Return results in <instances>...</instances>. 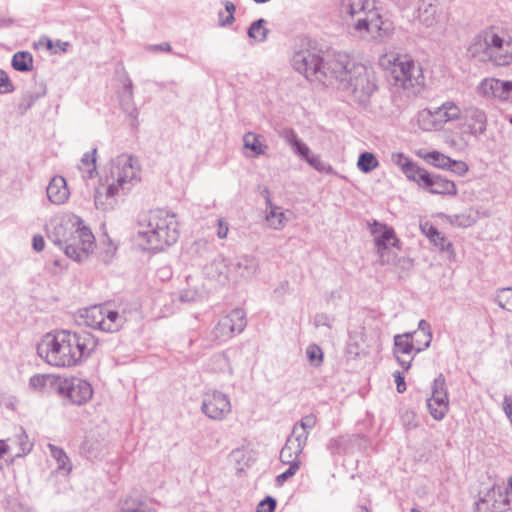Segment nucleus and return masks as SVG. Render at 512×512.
I'll use <instances>...</instances> for the list:
<instances>
[{
    "label": "nucleus",
    "mask_w": 512,
    "mask_h": 512,
    "mask_svg": "<svg viewBox=\"0 0 512 512\" xmlns=\"http://www.w3.org/2000/svg\"><path fill=\"white\" fill-rule=\"evenodd\" d=\"M279 136L292 148L300 139L292 128H284L279 132Z\"/></svg>",
    "instance_id": "54"
},
{
    "label": "nucleus",
    "mask_w": 512,
    "mask_h": 512,
    "mask_svg": "<svg viewBox=\"0 0 512 512\" xmlns=\"http://www.w3.org/2000/svg\"><path fill=\"white\" fill-rule=\"evenodd\" d=\"M80 318L86 326L109 333L117 332L126 322L123 313L111 309L108 305L85 308L80 312Z\"/></svg>",
    "instance_id": "9"
},
{
    "label": "nucleus",
    "mask_w": 512,
    "mask_h": 512,
    "mask_svg": "<svg viewBox=\"0 0 512 512\" xmlns=\"http://www.w3.org/2000/svg\"><path fill=\"white\" fill-rule=\"evenodd\" d=\"M333 85L348 92L357 102H365L376 90L374 74L365 65L357 63L346 53L338 52L329 62Z\"/></svg>",
    "instance_id": "3"
},
{
    "label": "nucleus",
    "mask_w": 512,
    "mask_h": 512,
    "mask_svg": "<svg viewBox=\"0 0 512 512\" xmlns=\"http://www.w3.org/2000/svg\"><path fill=\"white\" fill-rule=\"evenodd\" d=\"M422 232L429 238V239H432V238H435V237H438V230L432 226L431 224L429 223H425V224H422L420 226Z\"/></svg>",
    "instance_id": "62"
},
{
    "label": "nucleus",
    "mask_w": 512,
    "mask_h": 512,
    "mask_svg": "<svg viewBox=\"0 0 512 512\" xmlns=\"http://www.w3.org/2000/svg\"><path fill=\"white\" fill-rule=\"evenodd\" d=\"M264 24V19H259L253 22L248 29V36L259 42L264 41L268 32V30L264 27Z\"/></svg>",
    "instance_id": "44"
},
{
    "label": "nucleus",
    "mask_w": 512,
    "mask_h": 512,
    "mask_svg": "<svg viewBox=\"0 0 512 512\" xmlns=\"http://www.w3.org/2000/svg\"><path fill=\"white\" fill-rule=\"evenodd\" d=\"M291 149L304 160H306L311 154L310 148L301 140H299Z\"/></svg>",
    "instance_id": "58"
},
{
    "label": "nucleus",
    "mask_w": 512,
    "mask_h": 512,
    "mask_svg": "<svg viewBox=\"0 0 512 512\" xmlns=\"http://www.w3.org/2000/svg\"><path fill=\"white\" fill-rule=\"evenodd\" d=\"M97 345V339L89 332L58 330L43 336L37 353L50 366L73 367L87 359Z\"/></svg>",
    "instance_id": "1"
},
{
    "label": "nucleus",
    "mask_w": 512,
    "mask_h": 512,
    "mask_svg": "<svg viewBox=\"0 0 512 512\" xmlns=\"http://www.w3.org/2000/svg\"><path fill=\"white\" fill-rule=\"evenodd\" d=\"M11 445H9L12 450H9L10 453L15 457H21L28 454L33 444L29 441L27 434L23 429L20 430V433L17 434L14 439H9Z\"/></svg>",
    "instance_id": "28"
},
{
    "label": "nucleus",
    "mask_w": 512,
    "mask_h": 512,
    "mask_svg": "<svg viewBox=\"0 0 512 512\" xmlns=\"http://www.w3.org/2000/svg\"><path fill=\"white\" fill-rule=\"evenodd\" d=\"M494 299L499 307L512 312V286L497 289Z\"/></svg>",
    "instance_id": "40"
},
{
    "label": "nucleus",
    "mask_w": 512,
    "mask_h": 512,
    "mask_svg": "<svg viewBox=\"0 0 512 512\" xmlns=\"http://www.w3.org/2000/svg\"><path fill=\"white\" fill-rule=\"evenodd\" d=\"M224 11L226 12V17H223V11H219L218 13V22L221 27L230 26L234 23L235 17L234 13L236 11V6L234 3L230 1L223 2Z\"/></svg>",
    "instance_id": "43"
},
{
    "label": "nucleus",
    "mask_w": 512,
    "mask_h": 512,
    "mask_svg": "<svg viewBox=\"0 0 512 512\" xmlns=\"http://www.w3.org/2000/svg\"><path fill=\"white\" fill-rule=\"evenodd\" d=\"M267 226L274 230H282L288 219L282 209L271 203L270 199L266 200V216Z\"/></svg>",
    "instance_id": "24"
},
{
    "label": "nucleus",
    "mask_w": 512,
    "mask_h": 512,
    "mask_svg": "<svg viewBox=\"0 0 512 512\" xmlns=\"http://www.w3.org/2000/svg\"><path fill=\"white\" fill-rule=\"evenodd\" d=\"M120 106L130 118L136 120L138 109L134 103L133 83L130 79H127L124 83V91L120 96Z\"/></svg>",
    "instance_id": "26"
},
{
    "label": "nucleus",
    "mask_w": 512,
    "mask_h": 512,
    "mask_svg": "<svg viewBox=\"0 0 512 512\" xmlns=\"http://www.w3.org/2000/svg\"><path fill=\"white\" fill-rule=\"evenodd\" d=\"M315 425L316 417L312 414H309L304 416L299 422L294 424L291 433L297 436L298 438H301L302 441L307 442L310 431L315 427Z\"/></svg>",
    "instance_id": "29"
},
{
    "label": "nucleus",
    "mask_w": 512,
    "mask_h": 512,
    "mask_svg": "<svg viewBox=\"0 0 512 512\" xmlns=\"http://www.w3.org/2000/svg\"><path fill=\"white\" fill-rule=\"evenodd\" d=\"M306 444V441H302L301 438L291 433L280 451V461L285 465H294V463H297V466L300 467L301 461L299 456Z\"/></svg>",
    "instance_id": "19"
},
{
    "label": "nucleus",
    "mask_w": 512,
    "mask_h": 512,
    "mask_svg": "<svg viewBox=\"0 0 512 512\" xmlns=\"http://www.w3.org/2000/svg\"><path fill=\"white\" fill-rule=\"evenodd\" d=\"M116 195L108 194V185L102 186L95 191L94 201L97 209L109 210L113 207Z\"/></svg>",
    "instance_id": "33"
},
{
    "label": "nucleus",
    "mask_w": 512,
    "mask_h": 512,
    "mask_svg": "<svg viewBox=\"0 0 512 512\" xmlns=\"http://www.w3.org/2000/svg\"><path fill=\"white\" fill-rule=\"evenodd\" d=\"M493 30H484L475 36L468 47L469 54L480 61H489L491 53V38Z\"/></svg>",
    "instance_id": "20"
},
{
    "label": "nucleus",
    "mask_w": 512,
    "mask_h": 512,
    "mask_svg": "<svg viewBox=\"0 0 512 512\" xmlns=\"http://www.w3.org/2000/svg\"><path fill=\"white\" fill-rule=\"evenodd\" d=\"M436 109L440 119L442 120V125L448 121L457 120L461 116V109L452 101H446Z\"/></svg>",
    "instance_id": "32"
},
{
    "label": "nucleus",
    "mask_w": 512,
    "mask_h": 512,
    "mask_svg": "<svg viewBox=\"0 0 512 512\" xmlns=\"http://www.w3.org/2000/svg\"><path fill=\"white\" fill-rule=\"evenodd\" d=\"M424 159L427 163H429L435 167L445 169V170H446L448 164L450 163V157H448L438 151H432V152L427 153L424 156Z\"/></svg>",
    "instance_id": "46"
},
{
    "label": "nucleus",
    "mask_w": 512,
    "mask_h": 512,
    "mask_svg": "<svg viewBox=\"0 0 512 512\" xmlns=\"http://www.w3.org/2000/svg\"><path fill=\"white\" fill-rule=\"evenodd\" d=\"M235 333L233 325L229 323V320L222 318L213 330L214 337L218 340L225 341L231 338Z\"/></svg>",
    "instance_id": "42"
},
{
    "label": "nucleus",
    "mask_w": 512,
    "mask_h": 512,
    "mask_svg": "<svg viewBox=\"0 0 512 512\" xmlns=\"http://www.w3.org/2000/svg\"><path fill=\"white\" fill-rule=\"evenodd\" d=\"M57 391L63 399L75 405L87 403L93 395L91 384L77 377L60 379Z\"/></svg>",
    "instance_id": "10"
},
{
    "label": "nucleus",
    "mask_w": 512,
    "mask_h": 512,
    "mask_svg": "<svg viewBox=\"0 0 512 512\" xmlns=\"http://www.w3.org/2000/svg\"><path fill=\"white\" fill-rule=\"evenodd\" d=\"M391 161L393 164L400 167L402 171L411 163V160L403 153H393L391 155Z\"/></svg>",
    "instance_id": "57"
},
{
    "label": "nucleus",
    "mask_w": 512,
    "mask_h": 512,
    "mask_svg": "<svg viewBox=\"0 0 512 512\" xmlns=\"http://www.w3.org/2000/svg\"><path fill=\"white\" fill-rule=\"evenodd\" d=\"M419 21L426 28H435L438 25L437 7L433 4L419 8Z\"/></svg>",
    "instance_id": "31"
},
{
    "label": "nucleus",
    "mask_w": 512,
    "mask_h": 512,
    "mask_svg": "<svg viewBox=\"0 0 512 512\" xmlns=\"http://www.w3.org/2000/svg\"><path fill=\"white\" fill-rule=\"evenodd\" d=\"M60 378L55 377L51 374H36L29 379V387L40 393H44L48 388L57 389Z\"/></svg>",
    "instance_id": "27"
},
{
    "label": "nucleus",
    "mask_w": 512,
    "mask_h": 512,
    "mask_svg": "<svg viewBox=\"0 0 512 512\" xmlns=\"http://www.w3.org/2000/svg\"><path fill=\"white\" fill-rule=\"evenodd\" d=\"M427 407L435 420H442L449 410L448 392L443 374H439L433 381L432 394L427 400Z\"/></svg>",
    "instance_id": "13"
},
{
    "label": "nucleus",
    "mask_w": 512,
    "mask_h": 512,
    "mask_svg": "<svg viewBox=\"0 0 512 512\" xmlns=\"http://www.w3.org/2000/svg\"><path fill=\"white\" fill-rule=\"evenodd\" d=\"M48 448L51 457L57 462V470L63 471L65 474L70 473L72 464L65 451L53 444H48Z\"/></svg>",
    "instance_id": "30"
},
{
    "label": "nucleus",
    "mask_w": 512,
    "mask_h": 512,
    "mask_svg": "<svg viewBox=\"0 0 512 512\" xmlns=\"http://www.w3.org/2000/svg\"><path fill=\"white\" fill-rule=\"evenodd\" d=\"M12 67L21 72L30 71L33 67V57L29 52L19 51L12 57Z\"/></svg>",
    "instance_id": "37"
},
{
    "label": "nucleus",
    "mask_w": 512,
    "mask_h": 512,
    "mask_svg": "<svg viewBox=\"0 0 512 512\" xmlns=\"http://www.w3.org/2000/svg\"><path fill=\"white\" fill-rule=\"evenodd\" d=\"M478 92L485 97L512 101V81L486 78L479 84Z\"/></svg>",
    "instance_id": "16"
},
{
    "label": "nucleus",
    "mask_w": 512,
    "mask_h": 512,
    "mask_svg": "<svg viewBox=\"0 0 512 512\" xmlns=\"http://www.w3.org/2000/svg\"><path fill=\"white\" fill-rule=\"evenodd\" d=\"M423 188L429 189L432 194L456 195L457 188L453 181L442 178L439 175L430 174Z\"/></svg>",
    "instance_id": "23"
},
{
    "label": "nucleus",
    "mask_w": 512,
    "mask_h": 512,
    "mask_svg": "<svg viewBox=\"0 0 512 512\" xmlns=\"http://www.w3.org/2000/svg\"><path fill=\"white\" fill-rule=\"evenodd\" d=\"M305 161L318 172L326 174L333 173L332 166L324 162L319 155L310 154Z\"/></svg>",
    "instance_id": "47"
},
{
    "label": "nucleus",
    "mask_w": 512,
    "mask_h": 512,
    "mask_svg": "<svg viewBox=\"0 0 512 512\" xmlns=\"http://www.w3.org/2000/svg\"><path fill=\"white\" fill-rule=\"evenodd\" d=\"M225 320H229V323L233 325V328L237 333H241L246 325V313L243 309L235 308L228 315L223 317Z\"/></svg>",
    "instance_id": "39"
},
{
    "label": "nucleus",
    "mask_w": 512,
    "mask_h": 512,
    "mask_svg": "<svg viewBox=\"0 0 512 512\" xmlns=\"http://www.w3.org/2000/svg\"><path fill=\"white\" fill-rule=\"evenodd\" d=\"M306 354L310 364L319 367L323 361V352L321 348L315 344H311L306 349Z\"/></svg>",
    "instance_id": "48"
},
{
    "label": "nucleus",
    "mask_w": 512,
    "mask_h": 512,
    "mask_svg": "<svg viewBox=\"0 0 512 512\" xmlns=\"http://www.w3.org/2000/svg\"><path fill=\"white\" fill-rule=\"evenodd\" d=\"M201 298L202 292L195 288H187L179 292V300L183 303L196 302Z\"/></svg>",
    "instance_id": "49"
},
{
    "label": "nucleus",
    "mask_w": 512,
    "mask_h": 512,
    "mask_svg": "<svg viewBox=\"0 0 512 512\" xmlns=\"http://www.w3.org/2000/svg\"><path fill=\"white\" fill-rule=\"evenodd\" d=\"M146 49L151 52H170L172 47L168 42H163L160 44L149 45Z\"/></svg>",
    "instance_id": "63"
},
{
    "label": "nucleus",
    "mask_w": 512,
    "mask_h": 512,
    "mask_svg": "<svg viewBox=\"0 0 512 512\" xmlns=\"http://www.w3.org/2000/svg\"><path fill=\"white\" fill-rule=\"evenodd\" d=\"M232 406L227 394L219 390H209L204 393L201 411L214 421H223L231 413Z\"/></svg>",
    "instance_id": "11"
},
{
    "label": "nucleus",
    "mask_w": 512,
    "mask_h": 512,
    "mask_svg": "<svg viewBox=\"0 0 512 512\" xmlns=\"http://www.w3.org/2000/svg\"><path fill=\"white\" fill-rule=\"evenodd\" d=\"M338 53L327 54L325 58L309 50H300L293 54L292 66L309 81H317L323 85H333V73L329 62Z\"/></svg>",
    "instance_id": "8"
},
{
    "label": "nucleus",
    "mask_w": 512,
    "mask_h": 512,
    "mask_svg": "<svg viewBox=\"0 0 512 512\" xmlns=\"http://www.w3.org/2000/svg\"><path fill=\"white\" fill-rule=\"evenodd\" d=\"M378 261L381 265H390L395 264L397 255L395 252L390 250V247H387L385 250H377Z\"/></svg>",
    "instance_id": "51"
},
{
    "label": "nucleus",
    "mask_w": 512,
    "mask_h": 512,
    "mask_svg": "<svg viewBox=\"0 0 512 512\" xmlns=\"http://www.w3.org/2000/svg\"><path fill=\"white\" fill-rule=\"evenodd\" d=\"M414 336H423L424 342L421 346H418L417 351H423L429 347L432 340V333L430 325L426 320H420L418 323V331H415Z\"/></svg>",
    "instance_id": "45"
},
{
    "label": "nucleus",
    "mask_w": 512,
    "mask_h": 512,
    "mask_svg": "<svg viewBox=\"0 0 512 512\" xmlns=\"http://www.w3.org/2000/svg\"><path fill=\"white\" fill-rule=\"evenodd\" d=\"M46 193L51 203L55 205L64 204L70 195L65 178L54 176L47 186Z\"/></svg>",
    "instance_id": "22"
},
{
    "label": "nucleus",
    "mask_w": 512,
    "mask_h": 512,
    "mask_svg": "<svg viewBox=\"0 0 512 512\" xmlns=\"http://www.w3.org/2000/svg\"><path fill=\"white\" fill-rule=\"evenodd\" d=\"M210 369L216 373H227L229 375H232L233 373L230 361L224 353L216 354L211 358Z\"/></svg>",
    "instance_id": "38"
},
{
    "label": "nucleus",
    "mask_w": 512,
    "mask_h": 512,
    "mask_svg": "<svg viewBox=\"0 0 512 512\" xmlns=\"http://www.w3.org/2000/svg\"><path fill=\"white\" fill-rule=\"evenodd\" d=\"M340 13L360 37L381 41L393 34L394 23L381 14L375 0H340Z\"/></svg>",
    "instance_id": "2"
},
{
    "label": "nucleus",
    "mask_w": 512,
    "mask_h": 512,
    "mask_svg": "<svg viewBox=\"0 0 512 512\" xmlns=\"http://www.w3.org/2000/svg\"><path fill=\"white\" fill-rule=\"evenodd\" d=\"M300 467L297 466V463H294V465H289V468L277 476L276 481L278 484H283L285 481H287L289 478L293 477Z\"/></svg>",
    "instance_id": "60"
},
{
    "label": "nucleus",
    "mask_w": 512,
    "mask_h": 512,
    "mask_svg": "<svg viewBox=\"0 0 512 512\" xmlns=\"http://www.w3.org/2000/svg\"><path fill=\"white\" fill-rule=\"evenodd\" d=\"M244 148L253 152L254 156H260L265 153L267 146L260 141V135L253 132H247L243 136Z\"/></svg>",
    "instance_id": "34"
},
{
    "label": "nucleus",
    "mask_w": 512,
    "mask_h": 512,
    "mask_svg": "<svg viewBox=\"0 0 512 512\" xmlns=\"http://www.w3.org/2000/svg\"><path fill=\"white\" fill-rule=\"evenodd\" d=\"M14 91V86L7 75V73L0 69V93H11Z\"/></svg>",
    "instance_id": "55"
},
{
    "label": "nucleus",
    "mask_w": 512,
    "mask_h": 512,
    "mask_svg": "<svg viewBox=\"0 0 512 512\" xmlns=\"http://www.w3.org/2000/svg\"><path fill=\"white\" fill-rule=\"evenodd\" d=\"M370 226V232L374 237V242L377 250H385L387 247L396 246L398 240L391 227L385 224L374 221Z\"/></svg>",
    "instance_id": "21"
},
{
    "label": "nucleus",
    "mask_w": 512,
    "mask_h": 512,
    "mask_svg": "<svg viewBox=\"0 0 512 512\" xmlns=\"http://www.w3.org/2000/svg\"><path fill=\"white\" fill-rule=\"evenodd\" d=\"M347 440L344 437H336L329 440L327 449L332 454H341L346 450Z\"/></svg>",
    "instance_id": "50"
},
{
    "label": "nucleus",
    "mask_w": 512,
    "mask_h": 512,
    "mask_svg": "<svg viewBox=\"0 0 512 512\" xmlns=\"http://www.w3.org/2000/svg\"><path fill=\"white\" fill-rule=\"evenodd\" d=\"M491 53L489 61L498 66H505L512 63V39L504 33L493 30L491 38Z\"/></svg>",
    "instance_id": "14"
},
{
    "label": "nucleus",
    "mask_w": 512,
    "mask_h": 512,
    "mask_svg": "<svg viewBox=\"0 0 512 512\" xmlns=\"http://www.w3.org/2000/svg\"><path fill=\"white\" fill-rule=\"evenodd\" d=\"M416 332H408L394 337V355L398 363L408 370L411 365L413 356L420 351H417L418 346L414 344L413 336Z\"/></svg>",
    "instance_id": "15"
},
{
    "label": "nucleus",
    "mask_w": 512,
    "mask_h": 512,
    "mask_svg": "<svg viewBox=\"0 0 512 512\" xmlns=\"http://www.w3.org/2000/svg\"><path fill=\"white\" fill-rule=\"evenodd\" d=\"M258 267L256 258L249 255L239 257L236 262L229 260L231 284H237L252 278L256 274Z\"/></svg>",
    "instance_id": "17"
},
{
    "label": "nucleus",
    "mask_w": 512,
    "mask_h": 512,
    "mask_svg": "<svg viewBox=\"0 0 512 512\" xmlns=\"http://www.w3.org/2000/svg\"><path fill=\"white\" fill-rule=\"evenodd\" d=\"M202 278L210 286L218 288L231 284L229 259L218 254L202 267Z\"/></svg>",
    "instance_id": "12"
},
{
    "label": "nucleus",
    "mask_w": 512,
    "mask_h": 512,
    "mask_svg": "<svg viewBox=\"0 0 512 512\" xmlns=\"http://www.w3.org/2000/svg\"><path fill=\"white\" fill-rule=\"evenodd\" d=\"M50 239L76 262L85 261L95 247L92 231L76 215H70L56 224Z\"/></svg>",
    "instance_id": "4"
},
{
    "label": "nucleus",
    "mask_w": 512,
    "mask_h": 512,
    "mask_svg": "<svg viewBox=\"0 0 512 512\" xmlns=\"http://www.w3.org/2000/svg\"><path fill=\"white\" fill-rule=\"evenodd\" d=\"M140 225L142 229L137 233V241L144 250H163L176 243L179 238L176 216L166 210L149 211Z\"/></svg>",
    "instance_id": "5"
},
{
    "label": "nucleus",
    "mask_w": 512,
    "mask_h": 512,
    "mask_svg": "<svg viewBox=\"0 0 512 512\" xmlns=\"http://www.w3.org/2000/svg\"><path fill=\"white\" fill-rule=\"evenodd\" d=\"M275 508L276 500L270 496H267L258 504L257 512H274Z\"/></svg>",
    "instance_id": "56"
},
{
    "label": "nucleus",
    "mask_w": 512,
    "mask_h": 512,
    "mask_svg": "<svg viewBox=\"0 0 512 512\" xmlns=\"http://www.w3.org/2000/svg\"><path fill=\"white\" fill-rule=\"evenodd\" d=\"M402 172L406 175V177L409 180L414 181L422 188L425 182H427V177L429 175V173L425 169L418 167L412 161Z\"/></svg>",
    "instance_id": "36"
},
{
    "label": "nucleus",
    "mask_w": 512,
    "mask_h": 512,
    "mask_svg": "<svg viewBox=\"0 0 512 512\" xmlns=\"http://www.w3.org/2000/svg\"><path fill=\"white\" fill-rule=\"evenodd\" d=\"M331 324H332V318L325 313L317 314L314 318L315 327L325 326L330 329Z\"/></svg>",
    "instance_id": "61"
},
{
    "label": "nucleus",
    "mask_w": 512,
    "mask_h": 512,
    "mask_svg": "<svg viewBox=\"0 0 512 512\" xmlns=\"http://www.w3.org/2000/svg\"><path fill=\"white\" fill-rule=\"evenodd\" d=\"M487 117L479 108H469L465 111L462 123V133L474 137L482 135L486 131Z\"/></svg>",
    "instance_id": "18"
},
{
    "label": "nucleus",
    "mask_w": 512,
    "mask_h": 512,
    "mask_svg": "<svg viewBox=\"0 0 512 512\" xmlns=\"http://www.w3.org/2000/svg\"><path fill=\"white\" fill-rule=\"evenodd\" d=\"M379 166V161L373 153L363 152L360 154L357 167L363 173H370Z\"/></svg>",
    "instance_id": "41"
},
{
    "label": "nucleus",
    "mask_w": 512,
    "mask_h": 512,
    "mask_svg": "<svg viewBox=\"0 0 512 512\" xmlns=\"http://www.w3.org/2000/svg\"><path fill=\"white\" fill-rule=\"evenodd\" d=\"M446 170H449V171L461 176L468 171V165L464 161L453 160L450 158V163L448 164Z\"/></svg>",
    "instance_id": "53"
},
{
    "label": "nucleus",
    "mask_w": 512,
    "mask_h": 512,
    "mask_svg": "<svg viewBox=\"0 0 512 512\" xmlns=\"http://www.w3.org/2000/svg\"><path fill=\"white\" fill-rule=\"evenodd\" d=\"M431 242L434 243L442 251H449L452 247L450 241L444 237L440 232H438V237L430 239Z\"/></svg>",
    "instance_id": "59"
},
{
    "label": "nucleus",
    "mask_w": 512,
    "mask_h": 512,
    "mask_svg": "<svg viewBox=\"0 0 512 512\" xmlns=\"http://www.w3.org/2000/svg\"><path fill=\"white\" fill-rule=\"evenodd\" d=\"M96 152L94 148L90 153H85L80 161L79 169L83 172V177L93 178L96 173Z\"/></svg>",
    "instance_id": "35"
},
{
    "label": "nucleus",
    "mask_w": 512,
    "mask_h": 512,
    "mask_svg": "<svg viewBox=\"0 0 512 512\" xmlns=\"http://www.w3.org/2000/svg\"><path fill=\"white\" fill-rule=\"evenodd\" d=\"M122 512H144L141 503L129 496L125 499L121 507Z\"/></svg>",
    "instance_id": "52"
},
{
    "label": "nucleus",
    "mask_w": 512,
    "mask_h": 512,
    "mask_svg": "<svg viewBox=\"0 0 512 512\" xmlns=\"http://www.w3.org/2000/svg\"><path fill=\"white\" fill-rule=\"evenodd\" d=\"M142 168L137 157L121 154L113 158L105 175L109 195L128 192L141 181Z\"/></svg>",
    "instance_id": "7"
},
{
    "label": "nucleus",
    "mask_w": 512,
    "mask_h": 512,
    "mask_svg": "<svg viewBox=\"0 0 512 512\" xmlns=\"http://www.w3.org/2000/svg\"><path fill=\"white\" fill-rule=\"evenodd\" d=\"M402 420H403L404 425L407 426L408 428L417 426V423L415 421V414L412 411H406L402 415Z\"/></svg>",
    "instance_id": "64"
},
{
    "label": "nucleus",
    "mask_w": 512,
    "mask_h": 512,
    "mask_svg": "<svg viewBox=\"0 0 512 512\" xmlns=\"http://www.w3.org/2000/svg\"><path fill=\"white\" fill-rule=\"evenodd\" d=\"M380 64L390 70L393 86L401 89L407 97L420 93L425 86L422 66L409 55L387 53L380 58Z\"/></svg>",
    "instance_id": "6"
},
{
    "label": "nucleus",
    "mask_w": 512,
    "mask_h": 512,
    "mask_svg": "<svg viewBox=\"0 0 512 512\" xmlns=\"http://www.w3.org/2000/svg\"><path fill=\"white\" fill-rule=\"evenodd\" d=\"M417 123L423 131H434L440 129L442 120L438 115L437 109H423L418 113Z\"/></svg>",
    "instance_id": "25"
}]
</instances>
